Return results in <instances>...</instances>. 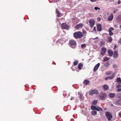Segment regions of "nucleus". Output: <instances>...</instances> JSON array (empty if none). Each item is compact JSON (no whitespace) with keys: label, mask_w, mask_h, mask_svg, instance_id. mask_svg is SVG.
Instances as JSON below:
<instances>
[{"label":"nucleus","mask_w":121,"mask_h":121,"mask_svg":"<svg viewBox=\"0 0 121 121\" xmlns=\"http://www.w3.org/2000/svg\"><path fill=\"white\" fill-rule=\"evenodd\" d=\"M78 61H75L73 63V65H77V64H78Z\"/></svg>","instance_id":"obj_30"},{"label":"nucleus","mask_w":121,"mask_h":121,"mask_svg":"<svg viewBox=\"0 0 121 121\" xmlns=\"http://www.w3.org/2000/svg\"><path fill=\"white\" fill-rule=\"evenodd\" d=\"M108 52L110 56H112L113 55V52L112 51L109 50L108 51Z\"/></svg>","instance_id":"obj_17"},{"label":"nucleus","mask_w":121,"mask_h":121,"mask_svg":"<svg viewBox=\"0 0 121 121\" xmlns=\"http://www.w3.org/2000/svg\"><path fill=\"white\" fill-rule=\"evenodd\" d=\"M120 27L121 28V25L120 26Z\"/></svg>","instance_id":"obj_50"},{"label":"nucleus","mask_w":121,"mask_h":121,"mask_svg":"<svg viewBox=\"0 0 121 121\" xmlns=\"http://www.w3.org/2000/svg\"><path fill=\"white\" fill-rule=\"evenodd\" d=\"M74 99V98L73 97H72L71 99H70L71 100H72L73 99Z\"/></svg>","instance_id":"obj_46"},{"label":"nucleus","mask_w":121,"mask_h":121,"mask_svg":"<svg viewBox=\"0 0 121 121\" xmlns=\"http://www.w3.org/2000/svg\"><path fill=\"white\" fill-rule=\"evenodd\" d=\"M98 37H97L93 39V40H95V39H98Z\"/></svg>","instance_id":"obj_44"},{"label":"nucleus","mask_w":121,"mask_h":121,"mask_svg":"<svg viewBox=\"0 0 121 121\" xmlns=\"http://www.w3.org/2000/svg\"><path fill=\"white\" fill-rule=\"evenodd\" d=\"M117 81L119 84L121 83V80L120 78H117Z\"/></svg>","instance_id":"obj_19"},{"label":"nucleus","mask_w":121,"mask_h":121,"mask_svg":"<svg viewBox=\"0 0 121 121\" xmlns=\"http://www.w3.org/2000/svg\"><path fill=\"white\" fill-rule=\"evenodd\" d=\"M90 1L92 2H95L96 1V0H90Z\"/></svg>","instance_id":"obj_40"},{"label":"nucleus","mask_w":121,"mask_h":121,"mask_svg":"<svg viewBox=\"0 0 121 121\" xmlns=\"http://www.w3.org/2000/svg\"><path fill=\"white\" fill-rule=\"evenodd\" d=\"M104 61L105 62L106 61H107L108 60H109V58L107 57H104Z\"/></svg>","instance_id":"obj_28"},{"label":"nucleus","mask_w":121,"mask_h":121,"mask_svg":"<svg viewBox=\"0 0 121 121\" xmlns=\"http://www.w3.org/2000/svg\"><path fill=\"white\" fill-rule=\"evenodd\" d=\"M56 13L58 14V15H57L58 16H59L61 14L60 13V12L57 9H56Z\"/></svg>","instance_id":"obj_24"},{"label":"nucleus","mask_w":121,"mask_h":121,"mask_svg":"<svg viewBox=\"0 0 121 121\" xmlns=\"http://www.w3.org/2000/svg\"><path fill=\"white\" fill-rule=\"evenodd\" d=\"M113 15L112 13L108 16V17L107 19L108 21H111L113 19Z\"/></svg>","instance_id":"obj_9"},{"label":"nucleus","mask_w":121,"mask_h":121,"mask_svg":"<svg viewBox=\"0 0 121 121\" xmlns=\"http://www.w3.org/2000/svg\"><path fill=\"white\" fill-rule=\"evenodd\" d=\"M100 63H99L95 66L94 69V71L95 72L98 69V68L100 66Z\"/></svg>","instance_id":"obj_11"},{"label":"nucleus","mask_w":121,"mask_h":121,"mask_svg":"<svg viewBox=\"0 0 121 121\" xmlns=\"http://www.w3.org/2000/svg\"><path fill=\"white\" fill-rule=\"evenodd\" d=\"M74 37L76 39L80 38L83 36L82 33L80 31L76 32L74 33Z\"/></svg>","instance_id":"obj_1"},{"label":"nucleus","mask_w":121,"mask_h":121,"mask_svg":"<svg viewBox=\"0 0 121 121\" xmlns=\"http://www.w3.org/2000/svg\"><path fill=\"white\" fill-rule=\"evenodd\" d=\"M99 92L98 91L96 90H92L89 93V95H92L94 94H98Z\"/></svg>","instance_id":"obj_4"},{"label":"nucleus","mask_w":121,"mask_h":121,"mask_svg":"<svg viewBox=\"0 0 121 121\" xmlns=\"http://www.w3.org/2000/svg\"><path fill=\"white\" fill-rule=\"evenodd\" d=\"M76 42L73 40H70L69 41V45L72 48H75L76 47Z\"/></svg>","instance_id":"obj_2"},{"label":"nucleus","mask_w":121,"mask_h":121,"mask_svg":"<svg viewBox=\"0 0 121 121\" xmlns=\"http://www.w3.org/2000/svg\"><path fill=\"white\" fill-rule=\"evenodd\" d=\"M105 42L104 41H102L101 42L100 45L101 46H102L104 44H105Z\"/></svg>","instance_id":"obj_31"},{"label":"nucleus","mask_w":121,"mask_h":121,"mask_svg":"<svg viewBox=\"0 0 121 121\" xmlns=\"http://www.w3.org/2000/svg\"><path fill=\"white\" fill-rule=\"evenodd\" d=\"M116 47H117V46H116V45H115V46H114V48H116Z\"/></svg>","instance_id":"obj_47"},{"label":"nucleus","mask_w":121,"mask_h":121,"mask_svg":"<svg viewBox=\"0 0 121 121\" xmlns=\"http://www.w3.org/2000/svg\"><path fill=\"white\" fill-rule=\"evenodd\" d=\"M115 95L114 93H110L109 94V96L111 98H113L114 97Z\"/></svg>","instance_id":"obj_18"},{"label":"nucleus","mask_w":121,"mask_h":121,"mask_svg":"<svg viewBox=\"0 0 121 121\" xmlns=\"http://www.w3.org/2000/svg\"><path fill=\"white\" fill-rule=\"evenodd\" d=\"M104 65L106 67H108L109 65V64L108 62H107L104 64Z\"/></svg>","instance_id":"obj_27"},{"label":"nucleus","mask_w":121,"mask_h":121,"mask_svg":"<svg viewBox=\"0 0 121 121\" xmlns=\"http://www.w3.org/2000/svg\"><path fill=\"white\" fill-rule=\"evenodd\" d=\"M103 87L105 90H107L108 89V86L107 85H104L103 86Z\"/></svg>","instance_id":"obj_22"},{"label":"nucleus","mask_w":121,"mask_h":121,"mask_svg":"<svg viewBox=\"0 0 121 121\" xmlns=\"http://www.w3.org/2000/svg\"><path fill=\"white\" fill-rule=\"evenodd\" d=\"M111 73V71H109V72H106V74L107 75H109Z\"/></svg>","instance_id":"obj_35"},{"label":"nucleus","mask_w":121,"mask_h":121,"mask_svg":"<svg viewBox=\"0 0 121 121\" xmlns=\"http://www.w3.org/2000/svg\"><path fill=\"white\" fill-rule=\"evenodd\" d=\"M108 41L109 42H111L112 40V38L111 37H110L108 38Z\"/></svg>","instance_id":"obj_29"},{"label":"nucleus","mask_w":121,"mask_h":121,"mask_svg":"<svg viewBox=\"0 0 121 121\" xmlns=\"http://www.w3.org/2000/svg\"><path fill=\"white\" fill-rule=\"evenodd\" d=\"M61 26L62 29H68L69 28L68 26L65 23H62L61 25Z\"/></svg>","instance_id":"obj_6"},{"label":"nucleus","mask_w":121,"mask_h":121,"mask_svg":"<svg viewBox=\"0 0 121 121\" xmlns=\"http://www.w3.org/2000/svg\"><path fill=\"white\" fill-rule=\"evenodd\" d=\"M84 83L86 85H88L90 83V81L87 80H85L84 81Z\"/></svg>","instance_id":"obj_16"},{"label":"nucleus","mask_w":121,"mask_h":121,"mask_svg":"<svg viewBox=\"0 0 121 121\" xmlns=\"http://www.w3.org/2000/svg\"><path fill=\"white\" fill-rule=\"evenodd\" d=\"M118 11V9H116L115 10H114L113 11V13L114 14H115L117 11Z\"/></svg>","instance_id":"obj_37"},{"label":"nucleus","mask_w":121,"mask_h":121,"mask_svg":"<svg viewBox=\"0 0 121 121\" xmlns=\"http://www.w3.org/2000/svg\"><path fill=\"white\" fill-rule=\"evenodd\" d=\"M99 96L101 99L104 100L107 97V95L105 92H102L100 93V95Z\"/></svg>","instance_id":"obj_3"},{"label":"nucleus","mask_w":121,"mask_h":121,"mask_svg":"<svg viewBox=\"0 0 121 121\" xmlns=\"http://www.w3.org/2000/svg\"><path fill=\"white\" fill-rule=\"evenodd\" d=\"M114 74H113L112 76L111 77H107L105 78V79L106 80H110L112 79L114 77Z\"/></svg>","instance_id":"obj_13"},{"label":"nucleus","mask_w":121,"mask_h":121,"mask_svg":"<svg viewBox=\"0 0 121 121\" xmlns=\"http://www.w3.org/2000/svg\"><path fill=\"white\" fill-rule=\"evenodd\" d=\"M96 114V111H92L91 112V114L92 115H95Z\"/></svg>","instance_id":"obj_23"},{"label":"nucleus","mask_w":121,"mask_h":121,"mask_svg":"<svg viewBox=\"0 0 121 121\" xmlns=\"http://www.w3.org/2000/svg\"><path fill=\"white\" fill-rule=\"evenodd\" d=\"M96 107H95L94 106L92 105L91 107V108L92 110H95Z\"/></svg>","instance_id":"obj_26"},{"label":"nucleus","mask_w":121,"mask_h":121,"mask_svg":"<svg viewBox=\"0 0 121 121\" xmlns=\"http://www.w3.org/2000/svg\"><path fill=\"white\" fill-rule=\"evenodd\" d=\"M119 99L117 100L115 102L114 104L117 105H120L121 104V96L119 97Z\"/></svg>","instance_id":"obj_7"},{"label":"nucleus","mask_w":121,"mask_h":121,"mask_svg":"<svg viewBox=\"0 0 121 121\" xmlns=\"http://www.w3.org/2000/svg\"><path fill=\"white\" fill-rule=\"evenodd\" d=\"M113 57L115 59L117 58L118 57V55L117 52L116 51H115L114 52L113 54Z\"/></svg>","instance_id":"obj_15"},{"label":"nucleus","mask_w":121,"mask_h":121,"mask_svg":"<svg viewBox=\"0 0 121 121\" xmlns=\"http://www.w3.org/2000/svg\"><path fill=\"white\" fill-rule=\"evenodd\" d=\"M97 30L99 31H100L101 30V26L100 24H99L97 26Z\"/></svg>","instance_id":"obj_14"},{"label":"nucleus","mask_w":121,"mask_h":121,"mask_svg":"<svg viewBox=\"0 0 121 121\" xmlns=\"http://www.w3.org/2000/svg\"><path fill=\"white\" fill-rule=\"evenodd\" d=\"M94 9L95 10H97L98 9H99V10L100 9V8L98 7H95L94 8Z\"/></svg>","instance_id":"obj_32"},{"label":"nucleus","mask_w":121,"mask_h":121,"mask_svg":"<svg viewBox=\"0 0 121 121\" xmlns=\"http://www.w3.org/2000/svg\"><path fill=\"white\" fill-rule=\"evenodd\" d=\"M101 18L100 17H99L97 19V21L98 22H100L101 20Z\"/></svg>","instance_id":"obj_39"},{"label":"nucleus","mask_w":121,"mask_h":121,"mask_svg":"<svg viewBox=\"0 0 121 121\" xmlns=\"http://www.w3.org/2000/svg\"><path fill=\"white\" fill-rule=\"evenodd\" d=\"M109 34L110 35H113V34L112 33L111 31H109Z\"/></svg>","instance_id":"obj_34"},{"label":"nucleus","mask_w":121,"mask_h":121,"mask_svg":"<svg viewBox=\"0 0 121 121\" xmlns=\"http://www.w3.org/2000/svg\"><path fill=\"white\" fill-rule=\"evenodd\" d=\"M111 105L112 106H113V104H112Z\"/></svg>","instance_id":"obj_49"},{"label":"nucleus","mask_w":121,"mask_h":121,"mask_svg":"<svg viewBox=\"0 0 121 121\" xmlns=\"http://www.w3.org/2000/svg\"><path fill=\"white\" fill-rule=\"evenodd\" d=\"M95 110H97V111H99L100 110L102 111V109L101 108L97 106L96 107Z\"/></svg>","instance_id":"obj_21"},{"label":"nucleus","mask_w":121,"mask_h":121,"mask_svg":"<svg viewBox=\"0 0 121 121\" xmlns=\"http://www.w3.org/2000/svg\"><path fill=\"white\" fill-rule=\"evenodd\" d=\"M106 108H104V110H106Z\"/></svg>","instance_id":"obj_51"},{"label":"nucleus","mask_w":121,"mask_h":121,"mask_svg":"<svg viewBox=\"0 0 121 121\" xmlns=\"http://www.w3.org/2000/svg\"><path fill=\"white\" fill-rule=\"evenodd\" d=\"M117 97H118V95H117Z\"/></svg>","instance_id":"obj_52"},{"label":"nucleus","mask_w":121,"mask_h":121,"mask_svg":"<svg viewBox=\"0 0 121 121\" xmlns=\"http://www.w3.org/2000/svg\"><path fill=\"white\" fill-rule=\"evenodd\" d=\"M106 49L104 48H103L101 51V55L104 56L106 52Z\"/></svg>","instance_id":"obj_10"},{"label":"nucleus","mask_w":121,"mask_h":121,"mask_svg":"<svg viewBox=\"0 0 121 121\" xmlns=\"http://www.w3.org/2000/svg\"><path fill=\"white\" fill-rule=\"evenodd\" d=\"M78 95H80V96H79V97L81 99H82V94H80V93L79 92L78 93Z\"/></svg>","instance_id":"obj_33"},{"label":"nucleus","mask_w":121,"mask_h":121,"mask_svg":"<svg viewBox=\"0 0 121 121\" xmlns=\"http://www.w3.org/2000/svg\"><path fill=\"white\" fill-rule=\"evenodd\" d=\"M121 86L120 85H117V88H121Z\"/></svg>","instance_id":"obj_38"},{"label":"nucleus","mask_w":121,"mask_h":121,"mask_svg":"<svg viewBox=\"0 0 121 121\" xmlns=\"http://www.w3.org/2000/svg\"><path fill=\"white\" fill-rule=\"evenodd\" d=\"M119 115L120 116V117H121V112H120L119 113Z\"/></svg>","instance_id":"obj_45"},{"label":"nucleus","mask_w":121,"mask_h":121,"mask_svg":"<svg viewBox=\"0 0 121 121\" xmlns=\"http://www.w3.org/2000/svg\"><path fill=\"white\" fill-rule=\"evenodd\" d=\"M89 22L90 23L91 26L93 27L95 24V21L93 20L90 19L89 20Z\"/></svg>","instance_id":"obj_8"},{"label":"nucleus","mask_w":121,"mask_h":121,"mask_svg":"<svg viewBox=\"0 0 121 121\" xmlns=\"http://www.w3.org/2000/svg\"><path fill=\"white\" fill-rule=\"evenodd\" d=\"M121 3V1L120 0H119L117 2L118 4L119 5Z\"/></svg>","instance_id":"obj_41"},{"label":"nucleus","mask_w":121,"mask_h":121,"mask_svg":"<svg viewBox=\"0 0 121 121\" xmlns=\"http://www.w3.org/2000/svg\"><path fill=\"white\" fill-rule=\"evenodd\" d=\"M106 116L108 121L110 120L112 118V116L108 112H107L106 113Z\"/></svg>","instance_id":"obj_5"},{"label":"nucleus","mask_w":121,"mask_h":121,"mask_svg":"<svg viewBox=\"0 0 121 121\" xmlns=\"http://www.w3.org/2000/svg\"><path fill=\"white\" fill-rule=\"evenodd\" d=\"M83 26V25L81 23H80L77 24L76 26L75 27L78 29H80L82 28Z\"/></svg>","instance_id":"obj_12"},{"label":"nucleus","mask_w":121,"mask_h":121,"mask_svg":"<svg viewBox=\"0 0 121 121\" xmlns=\"http://www.w3.org/2000/svg\"><path fill=\"white\" fill-rule=\"evenodd\" d=\"M95 27H94V30H95Z\"/></svg>","instance_id":"obj_48"},{"label":"nucleus","mask_w":121,"mask_h":121,"mask_svg":"<svg viewBox=\"0 0 121 121\" xmlns=\"http://www.w3.org/2000/svg\"><path fill=\"white\" fill-rule=\"evenodd\" d=\"M85 45H86L85 44H82L81 45V47L82 48H83L85 46Z\"/></svg>","instance_id":"obj_42"},{"label":"nucleus","mask_w":121,"mask_h":121,"mask_svg":"<svg viewBox=\"0 0 121 121\" xmlns=\"http://www.w3.org/2000/svg\"><path fill=\"white\" fill-rule=\"evenodd\" d=\"M117 91H121V88L118 89H117Z\"/></svg>","instance_id":"obj_43"},{"label":"nucleus","mask_w":121,"mask_h":121,"mask_svg":"<svg viewBox=\"0 0 121 121\" xmlns=\"http://www.w3.org/2000/svg\"><path fill=\"white\" fill-rule=\"evenodd\" d=\"M114 29V28L112 27H110L109 30V31H111L112 30H113Z\"/></svg>","instance_id":"obj_36"},{"label":"nucleus","mask_w":121,"mask_h":121,"mask_svg":"<svg viewBox=\"0 0 121 121\" xmlns=\"http://www.w3.org/2000/svg\"><path fill=\"white\" fill-rule=\"evenodd\" d=\"M97 100H95L92 102V104L93 105H95L97 103Z\"/></svg>","instance_id":"obj_25"},{"label":"nucleus","mask_w":121,"mask_h":121,"mask_svg":"<svg viewBox=\"0 0 121 121\" xmlns=\"http://www.w3.org/2000/svg\"><path fill=\"white\" fill-rule=\"evenodd\" d=\"M82 65L81 63H80L78 65V67L79 69L81 70L82 67Z\"/></svg>","instance_id":"obj_20"}]
</instances>
